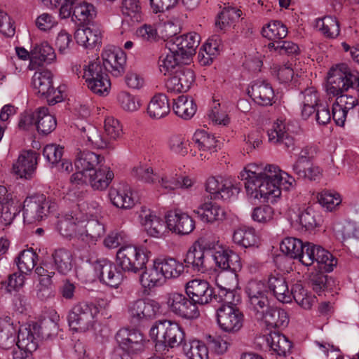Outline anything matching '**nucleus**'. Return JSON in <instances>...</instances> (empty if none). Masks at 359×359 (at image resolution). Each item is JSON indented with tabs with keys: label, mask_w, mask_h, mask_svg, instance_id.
<instances>
[{
	"label": "nucleus",
	"mask_w": 359,
	"mask_h": 359,
	"mask_svg": "<svg viewBox=\"0 0 359 359\" xmlns=\"http://www.w3.org/2000/svg\"><path fill=\"white\" fill-rule=\"evenodd\" d=\"M298 99L300 102L302 116L307 119L316 111V107L318 106V92L313 86L308 87L301 91Z\"/></svg>",
	"instance_id": "ea45409f"
},
{
	"label": "nucleus",
	"mask_w": 359,
	"mask_h": 359,
	"mask_svg": "<svg viewBox=\"0 0 359 359\" xmlns=\"http://www.w3.org/2000/svg\"><path fill=\"white\" fill-rule=\"evenodd\" d=\"M215 283L218 287L219 301L223 303L230 304L239 301V297L236 295L235 292L236 278L234 273L228 272L219 273L215 278Z\"/></svg>",
	"instance_id": "5701e85b"
},
{
	"label": "nucleus",
	"mask_w": 359,
	"mask_h": 359,
	"mask_svg": "<svg viewBox=\"0 0 359 359\" xmlns=\"http://www.w3.org/2000/svg\"><path fill=\"white\" fill-rule=\"evenodd\" d=\"M203 248L212 251V259L219 268L223 270L229 269L233 272L241 269L242 264L239 255L220 245L218 240L215 238L205 241Z\"/></svg>",
	"instance_id": "6e6552de"
},
{
	"label": "nucleus",
	"mask_w": 359,
	"mask_h": 359,
	"mask_svg": "<svg viewBox=\"0 0 359 359\" xmlns=\"http://www.w3.org/2000/svg\"><path fill=\"white\" fill-rule=\"evenodd\" d=\"M56 203L43 194L27 198L23 203V219L27 224H34L44 219L50 212L55 210Z\"/></svg>",
	"instance_id": "0eeeda50"
},
{
	"label": "nucleus",
	"mask_w": 359,
	"mask_h": 359,
	"mask_svg": "<svg viewBox=\"0 0 359 359\" xmlns=\"http://www.w3.org/2000/svg\"><path fill=\"white\" fill-rule=\"evenodd\" d=\"M207 241H210V238H206L196 242L187 252L184 262L195 271L204 272L206 269L204 250H208L203 248V245Z\"/></svg>",
	"instance_id": "7c9ffc66"
},
{
	"label": "nucleus",
	"mask_w": 359,
	"mask_h": 359,
	"mask_svg": "<svg viewBox=\"0 0 359 359\" xmlns=\"http://www.w3.org/2000/svg\"><path fill=\"white\" fill-rule=\"evenodd\" d=\"M236 303H223L217 309V323L224 332L235 333L243 327V316L236 307Z\"/></svg>",
	"instance_id": "4468645a"
},
{
	"label": "nucleus",
	"mask_w": 359,
	"mask_h": 359,
	"mask_svg": "<svg viewBox=\"0 0 359 359\" xmlns=\"http://www.w3.org/2000/svg\"><path fill=\"white\" fill-rule=\"evenodd\" d=\"M268 287L278 301L290 303V293L287 283L282 275H271L268 280Z\"/></svg>",
	"instance_id": "37998d69"
},
{
	"label": "nucleus",
	"mask_w": 359,
	"mask_h": 359,
	"mask_svg": "<svg viewBox=\"0 0 359 359\" xmlns=\"http://www.w3.org/2000/svg\"><path fill=\"white\" fill-rule=\"evenodd\" d=\"M38 329L35 325H25L20 327L18 335L17 349L33 352L38 347Z\"/></svg>",
	"instance_id": "72a5a7b5"
},
{
	"label": "nucleus",
	"mask_w": 359,
	"mask_h": 359,
	"mask_svg": "<svg viewBox=\"0 0 359 359\" xmlns=\"http://www.w3.org/2000/svg\"><path fill=\"white\" fill-rule=\"evenodd\" d=\"M186 294L196 306L208 304L213 297V291L209 283L201 279H194L188 282Z\"/></svg>",
	"instance_id": "b1692460"
},
{
	"label": "nucleus",
	"mask_w": 359,
	"mask_h": 359,
	"mask_svg": "<svg viewBox=\"0 0 359 359\" xmlns=\"http://www.w3.org/2000/svg\"><path fill=\"white\" fill-rule=\"evenodd\" d=\"M116 339L119 347L129 355H139L144 351V337L137 330L121 329L117 332Z\"/></svg>",
	"instance_id": "f3484780"
},
{
	"label": "nucleus",
	"mask_w": 359,
	"mask_h": 359,
	"mask_svg": "<svg viewBox=\"0 0 359 359\" xmlns=\"http://www.w3.org/2000/svg\"><path fill=\"white\" fill-rule=\"evenodd\" d=\"M233 241L235 243L244 248H249L257 243L258 238L255 229L241 227L234 231Z\"/></svg>",
	"instance_id": "052dcab7"
},
{
	"label": "nucleus",
	"mask_w": 359,
	"mask_h": 359,
	"mask_svg": "<svg viewBox=\"0 0 359 359\" xmlns=\"http://www.w3.org/2000/svg\"><path fill=\"white\" fill-rule=\"evenodd\" d=\"M99 307L93 303L79 302L72 306L67 319L70 328L76 332H86L97 321Z\"/></svg>",
	"instance_id": "423d86ee"
},
{
	"label": "nucleus",
	"mask_w": 359,
	"mask_h": 359,
	"mask_svg": "<svg viewBox=\"0 0 359 359\" xmlns=\"http://www.w3.org/2000/svg\"><path fill=\"white\" fill-rule=\"evenodd\" d=\"M241 15L242 11L240 9L231 6L225 7L219 14L215 21V27L219 30H223L239 19Z\"/></svg>",
	"instance_id": "e2e57ef3"
},
{
	"label": "nucleus",
	"mask_w": 359,
	"mask_h": 359,
	"mask_svg": "<svg viewBox=\"0 0 359 359\" xmlns=\"http://www.w3.org/2000/svg\"><path fill=\"white\" fill-rule=\"evenodd\" d=\"M38 259L37 254L33 249L22 250L17 257L16 263L18 269L22 273H30L36 265Z\"/></svg>",
	"instance_id": "680f3d73"
},
{
	"label": "nucleus",
	"mask_w": 359,
	"mask_h": 359,
	"mask_svg": "<svg viewBox=\"0 0 359 359\" xmlns=\"http://www.w3.org/2000/svg\"><path fill=\"white\" fill-rule=\"evenodd\" d=\"M111 262L100 259L93 263V269L100 282L111 287H118L122 283L123 276Z\"/></svg>",
	"instance_id": "6ab92c4d"
},
{
	"label": "nucleus",
	"mask_w": 359,
	"mask_h": 359,
	"mask_svg": "<svg viewBox=\"0 0 359 359\" xmlns=\"http://www.w3.org/2000/svg\"><path fill=\"white\" fill-rule=\"evenodd\" d=\"M37 165V154L34 151H25L20 154L13 165V172L20 178H30Z\"/></svg>",
	"instance_id": "c85d7f7f"
},
{
	"label": "nucleus",
	"mask_w": 359,
	"mask_h": 359,
	"mask_svg": "<svg viewBox=\"0 0 359 359\" xmlns=\"http://www.w3.org/2000/svg\"><path fill=\"white\" fill-rule=\"evenodd\" d=\"M144 268L145 269L141 275L140 281L144 287L151 289L161 286L165 283L166 279L156 258L153 259L151 264Z\"/></svg>",
	"instance_id": "f704fd0d"
},
{
	"label": "nucleus",
	"mask_w": 359,
	"mask_h": 359,
	"mask_svg": "<svg viewBox=\"0 0 359 359\" xmlns=\"http://www.w3.org/2000/svg\"><path fill=\"white\" fill-rule=\"evenodd\" d=\"M302 263L306 266L316 263L319 270L331 272L336 266L337 261L329 251L323 247L307 242L305 243Z\"/></svg>",
	"instance_id": "1a4fd4ad"
},
{
	"label": "nucleus",
	"mask_w": 359,
	"mask_h": 359,
	"mask_svg": "<svg viewBox=\"0 0 359 359\" xmlns=\"http://www.w3.org/2000/svg\"><path fill=\"white\" fill-rule=\"evenodd\" d=\"M240 175L248 196L262 203H276L281 196V187L290 190L295 182L293 177L274 165L250 164Z\"/></svg>",
	"instance_id": "f257e3e1"
},
{
	"label": "nucleus",
	"mask_w": 359,
	"mask_h": 359,
	"mask_svg": "<svg viewBox=\"0 0 359 359\" xmlns=\"http://www.w3.org/2000/svg\"><path fill=\"white\" fill-rule=\"evenodd\" d=\"M73 72L82 75L88 88L93 93L102 96L109 93L111 82L98 59L86 62L82 67L75 65Z\"/></svg>",
	"instance_id": "20e7f679"
},
{
	"label": "nucleus",
	"mask_w": 359,
	"mask_h": 359,
	"mask_svg": "<svg viewBox=\"0 0 359 359\" xmlns=\"http://www.w3.org/2000/svg\"><path fill=\"white\" fill-rule=\"evenodd\" d=\"M141 224L147 234L154 238H161L167 231L165 221L154 211L142 207L140 213Z\"/></svg>",
	"instance_id": "412c9836"
},
{
	"label": "nucleus",
	"mask_w": 359,
	"mask_h": 359,
	"mask_svg": "<svg viewBox=\"0 0 359 359\" xmlns=\"http://www.w3.org/2000/svg\"><path fill=\"white\" fill-rule=\"evenodd\" d=\"M245 292L248 297L249 309L252 315L260 316L261 311L266 309L269 304L264 283L260 280L249 281L245 287Z\"/></svg>",
	"instance_id": "dca6fc26"
},
{
	"label": "nucleus",
	"mask_w": 359,
	"mask_h": 359,
	"mask_svg": "<svg viewBox=\"0 0 359 359\" xmlns=\"http://www.w3.org/2000/svg\"><path fill=\"white\" fill-rule=\"evenodd\" d=\"M160 304L151 299H139L130 302L128 311L134 323L141 324L154 319L160 313Z\"/></svg>",
	"instance_id": "ddd939ff"
},
{
	"label": "nucleus",
	"mask_w": 359,
	"mask_h": 359,
	"mask_svg": "<svg viewBox=\"0 0 359 359\" xmlns=\"http://www.w3.org/2000/svg\"><path fill=\"white\" fill-rule=\"evenodd\" d=\"M170 111V103L167 96L163 93L154 95L149 101L147 112L152 119H160L165 117Z\"/></svg>",
	"instance_id": "79ce46f5"
},
{
	"label": "nucleus",
	"mask_w": 359,
	"mask_h": 359,
	"mask_svg": "<svg viewBox=\"0 0 359 359\" xmlns=\"http://www.w3.org/2000/svg\"><path fill=\"white\" fill-rule=\"evenodd\" d=\"M156 183L167 191H174L179 189L180 175L176 172L169 170L163 172H158Z\"/></svg>",
	"instance_id": "774afa93"
},
{
	"label": "nucleus",
	"mask_w": 359,
	"mask_h": 359,
	"mask_svg": "<svg viewBox=\"0 0 359 359\" xmlns=\"http://www.w3.org/2000/svg\"><path fill=\"white\" fill-rule=\"evenodd\" d=\"M116 100L120 107L126 111L134 112L141 107L140 100L127 91L119 92Z\"/></svg>",
	"instance_id": "338daca9"
},
{
	"label": "nucleus",
	"mask_w": 359,
	"mask_h": 359,
	"mask_svg": "<svg viewBox=\"0 0 359 359\" xmlns=\"http://www.w3.org/2000/svg\"><path fill=\"white\" fill-rule=\"evenodd\" d=\"M104 156L90 151H80L76 155L74 165L76 172L87 175L95 169L103 165Z\"/></svg>",
	"instance_id": "2f4dec72"
},
{
	"label": "nucleus",
	"mask_w": 359,
	"mask_h": 359,
	"mask_svg": "<svg viewBox=\"0 0 359 359\" xmlns=\"http://www.w3.org/2000/svg\"><path fill=\"white\" fill-rule=\"evenodd\" d=\"M114 177V172L110 168L102 165L87 175L81 172L74 173L70 182L75 185L89 184L95 190H104L109 187Z\"/></svg>",
	"instance_id": "9d476101"
},
{
	"label": "nucleus",
	"mask_w": 359,
	"mask_h": 359,
	"mask_svg": "<svg viewBox=\"0 0 359 359\" xmlns=\"http://www.w3.org/2000/svg\"><path fill=\"white\" fill-rule=\"evenodd\" d=\"M269 142L274 145L282 146L285 149H292L294 141L287 130L285 121L278 118L267 131Z\"/></svg>",
	"instance_id": "a878e982"
},
{
	"label": "nucleus",
	"mask_w": 359,
	"mask_h": 359,
	"mask_svg": "<svg viewBox=\"0 0 359 359\" xmlns=\"http://www.w3.org/2000/svg\"><path fill=\"white\" fill-rule=\"evenodd\" d=\"M315 27L327 38H336L340 33L339 22L334 17L325 16L318 18L316 20Z\"/></svg>",
	"instance_id": "5fc2aeb1"
},
{
	"label": "nucleus",
	"mask_w": 359,
	"mask_h": 359,
	"mask_svg": "<svg viewBox=\"0 0 359 359\" xmlns=\"http://www.w3.org/2000/svg\"><path fill=\"white\" fill-rule=\"evenodd\" d=\"M81 219V227L79 232V240L88 244H95V242L105 233V229L102 224L95 219Z\"/></svg>",
	"instance_id": "e433bc0d"
},
{
	"label": "nucleus",
	"mask_w": 359,
	"mask_h": 359,
	"mask_svg": "<svg viewBox=\"0 0 359 359\" xmlns=\"http://www.w3.org/2000/svg\"><path fill=\"white\" fill-rule=\"evenodd\" d=\"M281 251L288 257L299 259L302 262V257L304 253L305 243L293 237L285 238L280 243Z\"/></svg>",
	"instance_id": "4d7b16f0"
},
{
	"label": "nucleus",
	"mask_w": 359,
	"mask_h": 359,
	"mask_svg": "<svg viewBox=\"0 0 359 359\" xmlns=\"http://www.w3.org/2000/svg\"><path fill=\"white\" fill-rule=\"evenodd\" d=\"M270 52L279 55H297L300 53L298 44L291 41H273L268 44Z\"/></svg>",
	"instance_id": "0e129e2a"
},
{
	"label": "nucleus",
	"mask_w": 359,
	"mask_h": 359,
	"mask_svg": "<svg viewBox=\"0 0 359 359\" xmlns=\"http://www.w3.org/2000/svg\"><path fill=\"white\" fill-rule=\"evenodd\" d=\"M172 109L177 116L188 120L195 114L196 105L193 99L181 95L174 100Z\"/></svg>",
	"instance_id": "de8ad7c7"
},
{
	"label": "nucleus",
	"mask_w": 359,
	"mask_h": 359,
	"mask_svg": "<svg viewBox=\"0 0 359 359\" xmlns=\"http://www.w3.org/2000/svg\"><path fill=\"white\" fill-rule=\"evenodd\" d=\"M349 88L359 91V72L344 63L332 66L327 74V92L337 96L332 106V118L336 124L344 126L348 114L358 104L356 96L344 94Z\"/></svg>",
	"instance_id": "f03ea898"
},
{
	"label": "nucleus",
	"mask_w": 359,
	"mask_h": 359,
	"mask_svg": "<svg viewBox=\"0 0 359 359\" xmlns=\"http://www.w3.org/2000/svg\"><path fill=\"white\" fill-rule=\"evenodd\" d=\"M35 273L38 276L39 281L36 292L37 297L41 300L53 297L52 278L55 275V272L48 270L47 264H41L36 267Z\"/></svg>",
	"instance_id": "c756f323"
},
{
	"label": "nucleus",
	"mask_w": 359,
	"mask_h": 359,
	"mask_svg": "<svg viewBox=\"0 0 359 359\" xmlns=\"http://www.w3.org/2000/svg\"><path fill=\"white\" fill-rule=\"evenodd\" d=\"M81 223V217L76 213L74 215H66L59 220L57 228L62 236L79 239Z\"/></svg>",
	"instance_id": "c03bdc74"
},
{
	"label": "nucleus",
	"mask_w": 359,
	"mask_h": 359,
	"mask_svg": "<svg viewBox=\"0 0 359 359\" xmlns=\"http://www.w3.org/2000/svg\"><path fill=\"white\" fill-rule=\"evenodd\" d=\"M55 57L53 48L47 42L35 44L31 50V62L29 67L30 69H34L36 66L41 65L43 62H51Z\"/></svg>",
	"instance_id": "a19ab883"
},
{
	"label": "nucleus",
	"mask_w": 359,
	"mask_h": 359,
	"mask_svg": "<svg viewBox=\"0 0 359 359\" xmlns=\"http://www.w3.org/2000/svg\"><path fill=\"white\" fill-rule=\"evenodd\" d=\"M199 43L200 36L196 32H190L170 39L166 43V48L187 61L195 54Z\"/></svg>",
	"instance_id": "2eb2a0df"
},
{
	"label": "nucleus",
	"mask_w": 359,
	"mask_h": 359,
	"mask_svg": "<svg viewBox=\"0 0 359 359\" xmlns=\"http://www.w3.org/2000/svg\"><path fill=\"white\" fill-rule=\"evenodd\" d=\"M55 269L62 275L68 274L73 267V256L65 248L55 250L52 254Z\"/></svg>",
	"instance_id": "a18cd8bd"
},
{
	"label": "nucleus",
	"mask_w": 359,
	"mask_h": 359,
	"mask_svg": "<svg viewBox=\"0 0 359 359\" xmlns=\"http://www.w3.org/2000/svg\"><path fill=\"white\" fill-rule=\"evenodd\" d=\"M166 305L175 316L187 320L196 319L200 316L198 306L187 296L177 292L167 294Z\"/></svg>",
	"instance_id": "9b49d317"
},
{
	"label": "nucleus",
	"mask_w": 359,
	"mask_h": 359,
	"mask_svg": "<svg viewBox=\"0 0 359 359\" xmlns=\"http://www.w3.org/2000/svg\"><path fill=\"white\" fill-rule=\"evenodd\" d=\"M109 197L112 204L121 209H130L134 204L132 191L129 185L120 184L110 189Z\"/></svg>",
	"instance_id": "58836bf2"
},
{
	"label": "nucleus",
	"mask_w": 359,
	"mask_h": 359,
	"mask_svg": "<svg viewBox=\"0 0 359 359\" xmlns=\"http://www.w3.org/2000/svg\"><path fill=\"white\" fill-rule=\"evenodd\" d=\"M180 55L172 52L167 48V51L163 53L158 60V68L160 72L164 75L171 74L175 72L176 68H180V63H186Z\"/></svg>",
	"instance_id": "8fccbe9b"
},
{
	"label": "nucleus",
	"mask_w": 359,
	"mask_h": 359,
	"mask_svg": "<svg viewBox=\"0 0 359 359\" xmlns=\"http://www.w3.org/2000/svg\"><path fill=\"white\" fill-rule=\"evenodd\" d=\"M104 68L114 76H121L125 69L126 57L121 50L114 47H107L102 53Z\"/></svg>",
	"instance_id": "393cba45"
},
{
	"label": "nucleus",
	"mask_w": 359,
	"mask_h": 359,
	"mask_svg": "<svg viewBox=\"0 0 359 359\" xmlns=\"http://www.w3.org/2000/svg\"><path fill=\"white\" fill-rule=\"evenodd\" d=\"M290 302L294 299L304 309H310L315 302L316 297L309 293L301 283L294 284L290 291Z\"/></svg>",
	"instance_id": "6e6d98bb"
},
{
	"label": "nucleus",
	"mask_w": 359,
	"mask_h": 359,
	"mask_svg": "<svg viewBox=\"0 0 359 359\" xmlns=\"http://www.w3.org/2000/svg\"><path fill=\"white\" fill-rule=\"evenodd\" d=\"M194 212L202 222L206 223L222 221L226 217L225 210L214 202H205L201 204L194 210Z\"/></svg>",
	"instance_id": "4c0bfd02"
},
{
	"label": "nucleus",
	"mask_w": 359,
	"mask_h": 359,
	"mask_svg": "<svg viewBox=\"0 0 359 359\" xmlns=\"http://www.w3.org/2000/svg\"><path fill=\"white\" fill-rule=\"evenodd\" d=\"M254 317L262 321L269 328L285 327L289 322L287 313L284 309L271 306L270 304L266 309L261 311L260 316L255 314Z\"/></svg>",
	"instance_id": "cd10ccee"
},
{
	"label": "nucleus",
	"mask_w": 359,
	"mask_h": 359,
	"mask_svg": "<svg viewBox=\"0 0 359 359\" xmlns=\"http://www.w3.org/2000/svg\"><path fill=\"white\" fill-rule=\"evenodd\" d=\"M32 85L36 93L46 99L50 105H54L62 100L60 91L53 86V74L47 70L36 72L32 79Z\"/></svg>",
	"instance_id": "f8f14e48"
},
{
	"label": "nucleus",
	"mask_w": 359,
	"mask_h": 359,
	"mask_svg": "<svg viewBox=\"0 0 359 359\" xmlns=\"http://www.w3.org/2000/svg\"><path fill=\"white\" fill-rule=\"evenodd\" d=\"M76 43L86 49H93L101 43L102 33L95 25L79 27L74 33Z\"/></svg>",
	"instance_id": "bb28decb"
},
{
	"label": "nucleus",
	"mask_w": 359,
	"mask_h": 359,
	"mask_svg": "<svg viewBox=\"0 0 359 359\" xmlns=\"http://www.w3.org/2000/svg\"><path fill=\"white\" fill-rule=\"evenodd\" d=\"M205 188L214 199L224 201L236 198L240 191V188L237 185L222 177H209L206 182Z\"/></svg>",
	"instance_id": "a211bd4d"
},
{
	"label": "nucleus",
	"mask_w": 359,
	"mask_h": 359,
	"mask_svg": "<svg viewBox=\"0 0 359 359\" xmlns=\"http://www.w3.org/2000/svg\"><path fill=\"white\" fill-rule=\"evenodd\" d=\"M168 229L179 235H188L196 227L194 219L180 210H171L165 215Z\"/></svg>",
	"instance_id": "aec40b11"
},
{
	"label": "nucleus",
	"mask_w": 359,
	"mask_h": 359,
	"mask_svg": "<svg viewBox=\"0 0 359 359\" xmlns=\"http://www.w3.org/2000/svg\"><path fill=\"white\" fill-rule=\"evenodd\" d=\"M194 72L189 68H177L165 82L170 93H184L189 90L194 82Z\"/></svg>",
	"instance_id": "4be33fe9"
},
{
	"label": "nucleus",
	"mask_w": 359,
	"mask_h": 359,
	"mask_svg": "<svg viewBox=\"0 0 359 359\" xmlns=\"http://www.w3.org/2000/svg\"><path fill=\"white\" fill-rule=\"evenodd\" d=\"M149 336L156 341V351L166 354L170 348L177 347L182 343L185 334L179 324L170 320H158L151 326Z\"/></svg>",
	"instance_id": "7ed1b4c3"
},
{
	"label": "nucleus",
	"mask_w": 359,
	"mask_h": 359,
	"mask_svg": "<svg viewBox=\"0 0 359 359\" xmlns=\"http://www.w3.org/2000/svg\"><path fill=\"white\" fill-rule=\"evenodd\" d=\"M18 212L17 201L9 198L8 196L0 198V222L3 225H10Z\"/></svg>",
	"instance_id": "864d4df0"
},
{
	"label": "nucleus",
	"mask_w": 359,
	"mask_h": 359,
	"mask_svg": "<svg viewBox=\"0 0 359 359\" xmlns=\"http://www.w3.org/2000/svg\"><path fill=\"white\" fill-rule=\"evenodd\" d=\"M183 352L189 359H208L206 345L198 340H192L183 344Z\"/></svg>",
	"instance_id": "13d9d810"
},
{
	"label": "nucleus",
	"mask_w": 359,
	"mask_h": 359,
	"mask_svg": "<svg viewBox=\"0 0 359 359\" xmlns=\"http://www.w3.org/2000/svg\"><path fill=\"white\" fill-rule=\"evenodd\" d=\"M149 254L150 252L143 246H122L116 252V265L125 272L136 273L146 266Z\"/></svg>",
	"instance_id": "39448f33"
},
{
	"label": "nucleus",
	"mask_w": 359,
	"mask_h": 359,
	"mask_svg": "<svg viewBox=\"0 0 359 359\" xmlns=\"http://www.w3.org/2000/svg\"><path fill=\"white\" fill-rule=\"evenodd\" d=\"M36 121L35 126L39 133L47 135L56 127V119L48 112L46 107H40L36 111Z\"/></svg>",
	"instance_id": "09e8293b"
},
{
	"label": "nucleus",
	"mask_w": 359,
	"mask_h": 359,
	"mask_svg": "<svg viewBox=\"0 0 359 359\" xmlns=\"http://www.w3.org/2000/svg\"><path fill=\"white\" fill-rule=\"evenodd\" d=\"M158 262L162 268V271L165 279H175L180 277L184 272V264L173 257H158Z\"/></svg>",
	"instance_id": "49530a36"
},
{
	"label": "nucleus",
	"mask_w": 359,
	"mask_h": 359,
	"mask_svg": "<svg viewBox=\"0 0 359 359\" xmlns=\"http://www.w3.org/2000/svg\"><path fill=\"white\" fill-rule=\"evenodd\" d=\"M266 343L271 350L280 356H285L292 347L291 342L285 335L276 332L266 337Z\"/></svg>",
	"instance_id": "3c124183"
},
{
	"label": "nucleus",
	"mask_w": 359,
	"mask_h": 359,
	"mask_svg": "<svg viewBox=\"0 0 359 359\" xmlns=\"http://www.w3.org/2000/svg\"><path fill=\"white\" fill-rule=\"evenodd\" d=\"M192 140L202 152L201 156L208 159L212 153L219 149L218 141L215 137L203 130H198L193 135Z\"/></svg>",
	"instance_id": "c9c22d12"
},
{
	"label": "nucleus",
	"mask_w": 359,
	"mask_h": 359,
	"mask_svg": "<svg viewBox=\"0 0 359 359\" xmlns=\"http://www.w3.org/2000/svg\"><path fill=\"white\" fill-rule=\"evenodd\" d=\"M248 94L258 104L263 106L271 105L274 99V91L271 84L266 81L257 80L254 81Z\"/></svg>",
	"instance_id": "473e14b6"
},
{
	"label": "nucleus",
	"mask_w": 359,
	"mask_h": 359,
	"mask_svg": "<svg viewBox=\"0 0 359 359\" xmlns=\"http://www.w3.org/2000/svg\"><path fill=\"white\" fill-rule=\"evenodd\" d=\"M96 16V11L91 4L86 2L76 4L73 9V18L81 23H87Z\"/></svg>",
	"instance_id": "69168bd1"
},
{
	"label": "nucleus",
	"mask_w": 359,
	"mask_h": 359,
	"mask_svg": "<svg viewBox=\"0 0 359 359\" xmlns=\"http://www.w3.org/2000/svg\"><path fill=\"white\" fill-rule=\"evenodd\" d=\"M262 36L273 41H281L287 34V28L281 22L274 20L269 22L262 29Z\"/></svg>",
	"instance_id": "bf43d9fd"
},
{
	"label": "nucleus",
	"mask_w": 359,
	"mask_h": 359,
	"mask_svg": "<svg viewBox=\"0 0 359 359\" xmlns=\"http://www.w3.org/2000/svg\"><path fill=\"white\" fill-rule=\"evenodd\" d=\"M80 130L81 137L86 139L88 144L98 149L107 148L109 146L108 139L103 137L95 126L86 123L80 128Z\"/></svg>",
	"instance_id": "603ef678"
}]
</instances>
